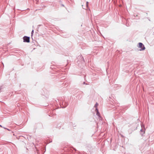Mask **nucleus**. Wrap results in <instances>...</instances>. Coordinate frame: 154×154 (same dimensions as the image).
Listing matches in <instances>:
<instances>
[{"label": "nucleus", "mask_w": 154, "mask_h": 154, "mask_svg": "<svg viewBox=\"0 0 154 154\" xmlns=\"http://www.w3.org/2000/svg\"><path fill=\"white\" fill-rule=\"evenodd\" d=\"M30 38L29 37L25 36L23 37V42L29 43L30 42Z\"/></svg>", "instance_id": "f257e3e1"}, {"label": "nucleus", "mask_w": 154, "mask_h": 154, "mask_svg": "<svg viewBox=\"0 0 154 154\" xmlns=\"http://www.w3.org/2000/svg\"><path fill=\"white\" fill-rule=\"evenodd\" d=\"M139 47L140 49V51L143 50L145 49V48L143 44L141 43H139Z\"/></svg>", "instance_id": "f03ea898"}, {"label": "nucleus", "mask_w": 154, "mask_h": 154, "mask_svg": "<svg viewBox=\"0 0 154 154\" xmlns=\"http://www.w3.org/2000/svg\"><path fill=\"white\" fill-rule=\"evenodd\" d=\"M140 132H141V134H142V135L144 134L145 133V131H143V130L142 129H141V130H140Z\"/></svg>", "instance_id": "7ed1b4c3"}, {"label": "nucleus", "mask_w": 154, "mask_h": 154, "mask_svg": "<svg viewBox=\"0 0 154 154\" xmlns=\"http://www.w3.org/2000/svg\"><path fill=\"white\" fill-rule=\"evenodd\" d=\"M96 114L99 117H101L100 113H99V112H97Z\"/></svg>", "instance_id": "20e7f679"}, {"label": "nucleus", "mask_w": 154, "mask_h": 154, "mask_svg": "<svg viewBox=\"0 0 154 154\" xmlns=\"http://www.w3.org/2000/svg\"><path fill=\"white\" fill-rule=\"evenodd\" d=\"M98 106V104L97 103H96L95 105V107L96 108L97 107V106Z\"/></svg>", "instance_id": "39448f33"}, {"label": "nucleus", "mask_w": 154, "mask_h": 154, "mask_svg": "<svg viewBox=\"0 0 154 154\" xmlns=\"http://www.w3.org/2000/svg\"><path fill=\"white\" fill-rule=\"evenodd\" d=\"M88 2H86V6L88 7Z\"/></svg>", "instance_id": "423d86ee"}, {"label": "nucleus", "mask_w": 154, "mask_h": 154, "mask_svg": "<svg viewBox=\"0 0 154 154\" xmlns=\"http://www.w3.org/2000/svg\"><path fill=\"white\" fill-rule=\"evenodd\" d=\"M95 110L97 111V112H99L98 110V109H97V107L96 108Z\"/></svg>", "instance_id": "0eeeda50"}, {"label": "nucleus", "mask_w": 154, "mask_h": 154, "mask_svg": "<svg viewBox=\"0 0 154 154\" xmlns=\"http://www.w3.org/2000/svg\"><path fill=\"white\" fill-rule=\"evenodd\" d=\"M33 30H32V32H31L32 35L33 34Z\"/></svg>", "instance_id": "6e6552de"}, {"label": "nucleus", "mask_w": 154, "mask_h": 154, "mask_svg": "<svg viewBox=\"0 0 154 154\" xmlns=\"http://www.w3.org/2000/svg\"><path fill=\"white\" fill-rule=\"evenodd\" d=\"M0 126L1 127H2V126L1 125H0Z\"/></svg>", "instance_id": "1a4fd4ad"}]
</instances>
